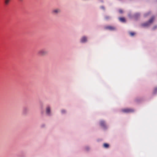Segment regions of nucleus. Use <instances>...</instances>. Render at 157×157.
Here are the masks:
<instances>
[{"mask_svg":"<svg viewBox=\"0 0 157 157\" xmlns=\"http://www.w3.org/2000/svg\"><path fill=\"white\" fill-rule=\"evenodd\" d=\"M155 20V17H152L149 21L146 22L142 24V26L143 27H147L150 25Z\"/></svg>","mask_w":157,"mask_h":157,"instance_id":"1","label":"nucleus"},{"mask_svg":"<svg viewBox=\"0 0 157 157\" xmlns=\"http://www.w3.org/2000/svg\"><path fill=\"white\" fill-rule=\"evenodd\" d=\"M47 51L44 49H40L37 52V54L41 56H44L47 54Z\"/></svg>","mask_w":157,"mask_h":157,"instance_id":"2","label":"nucleus"},{"mask_svg":"<svg viewBox=\"0 0 157 157\" xmlns=\"http://www.w3.org/2000/svg\"><path fill=\"white\" fill-rule=\"evenodd\" d=\"M105 29H109V30L113 31L116 30V28L113 26H106L105 27Z\"/></svg>","mask_w":157,"mask_h":157,"instance_id":"3","label":"nucleus"},{"mask_svg":"<svg viewBox=\"0 0 157 157\" xmlns=\"http://www.w3.org/2000/svg\"><path fill=\"white\" fill-rule=\"evenodd\" d=\"M122 111L124 113H129L133 112V110L132 109H122Z\"/></svg>","mask_w":157,"mask_h":157,"instance_id":"4","label":"nucleus"},{"mask_svg":"<svg viewBox=\"0 0 157 157\" xmlns=\"http://www.w3.org/2000/svg\"><path fill=\"white\" fill-rule=\"evenodd\" d=\"M50 108L49 106H48L46 108V113L48 115H50Z\"/></svg>","mask_w":157,"mask_h":157,"instance_id":"5","label":"nucleus"},{"mask_svg":"<svg viewBox=\"0 0 157 157\" xmlns=\"http://www.w3.org/2000/svg\"><path fill=\"white\" fill-rule=\"evenodd\" d=\"M60 10L59 9H56L52 11V13H57L60 12Z\"/></svg>","mask_w":157,"mask_h":157,"instance_id":"6","label":"nucleus"},{"mask_svg":"<svg viewBox=\"0 0 157 157\" xmlns=\"http://www.w3.org/2000/svg\"><path fill=\"white\" fill-rule=\"evenodd\" d=\"M87 38L85 36L82 37L81 39V42L82 43H84L87 41Z\"/></svg>","mask_w":157,"mask_h":157,"instance_id":"7","label":"nucleus"},{"mask_svg":"<svg viewBox=\"0 0 157 157\" xmlns=\"http://www.w3.org/2000/svg\"><path fill=\"white\" fill-rule=\"evenodd\" d=\"M10 1L11 0H4V1L5 5L6 6L8 5L9 4Z\"/></svg>","mask_w":157,"mask_h":157,"instance_id":"8","label":"nucleus"},{"mask_svg":"<svg viewBox=\"0 0 157 157\" xmlns=\"http://www.w3.org/2000/svg\"><path fill=\"white\" fill-rule=\"evenodd\" d=\"M119 20L122 22H125V20L124 17H120L119 18Z\"/></svg>","mask_w":157,"mask_h":157,"instance_id":"9","label":"nucleus"},{"mask_svg":"<svg viewBox=\"0 0 157 157\" xmlns=\"http://www.w3.org/2000/svg\"><path fill=\"white\" fill-rule=\"evenodd\" d=\"M28 111V108H25L24 109L23 112L24 114H25Z\"/></svg>","mask_w":157,"mask_h":157,"instance_id":"10","label":"nucleus"},{"mask_svg":"<svg viewBox=\"0 0 157 157\" xmlns=\"http://www.w3.org/2000/svg\"><path fill=\"white\" fill-rule=\"evenodd\" d=\"M100 124L101 125V126L104 127L105 126V123L104 121H101L100 123Z\"/></svg>","mask_w":157,"mask_h":157,"instance_id":"11","label":"nucleus"},{"mask_svg":"<svg viewBox=\"0 0 157 157\" xmlns=\"http://www.w3.org/2000/svg\"><path fill=\"white\" fill-rule=\"evenodd\" d=\"M104 147L105 148H108L109 147V145L106 143H105L103 144Z\"/></svg>","mask_w":157,"mask_h":157,"instance_id":"12","label":"nucleus"},{"mask_svg":"<svg viewBox=\"0 0 157 157\" xmlns=\"http://www.w3.org/2000/svg\"><path fill=\"white\" fill-rule=\"evenodd\" d=\"M129 34H130V35L132 36H134L135 34V33L134 32H131L129 33Z\"/></svg>","mask_w":157,"mask_h":157,"instance_id":"13","label":"nucleus"},{"mask_svg":"<svg viewBox=\"0 0 157 157\" xmlns=\"http://www.w3.org/2000/svg\"><path fill=\"white\" fill-rule=\"evenodd\" d=\"M105 18L106 19L108 20L110 18V17L109 16H106L105 17Z\"/></svg>","mask_w":157,"mask_h":157,"instance_id":"14","label":"nucleus"},{"mask_svg":"<svg viewBox=\"0 0 157 157\" xmlns=\"http://www.w3.org/2000/svg\"><path fill=\"white\" fill-rule=\"evenodd\" d=\"M157 91V87L155 88L154 90V93H155Z\"/></svg>","mask_w":157,"mask_h":157,"instance_id":"15","label":"nucleus"},{"mask_svg":"<svg viewBox=\"0 0 157 157\" xmlns=\"http://www.w3.org/2000/svg\"><path fill=\"white\" fill-rule=\"evenodd\" d=\"M119 12L120 13H123V11L121 10H119Z\"/></svg>","mask_w":157,"mask_h":157,"instance_id":"16","label":"nucleus"},{"mask_svg":"<svg viewBox=\"0 0 157 157\" xmlns=\"http://www.w3.org/2000/svg\"><path fill=\"white\" fill-rule=\"evenodd\" d=\"M62 113H63L65 112V111L64 110H62Z\"/></svg>","mask_w":157,"mask_h":157,"instance_id":"17","label":"nucleus"},{"mask_svg":"<svg viewBox=\"0 0 157 157\" xmlns=\"http://www.w3.org/2000/svg\"><path fill=\"white\" fill-rule=\"evenodd\" d=\"M157 28V26H155L153 28L154 29H155Z\"/></svg>","mask_w":157,"mask_h":157,"instance_id":"18","label":"nucleus"},{"mask_svg":"<svg viewBox=\"0 0 157 157\" xmlns=\"http://www.w3.org/2000/svg\"><path fill=\"white\" fill-rule=\"evenodd\" d=\"M101 8L102 9L104 10V7L103 6H101Z\"/></svg>","mask_w":157,"mask_h":157,"instance_id":"19","label":"nucleus"},{"mask_svg":"<svg viewBox=\"0 0 157 157\" xmlns=\"http://www.w3.org/2000/svg\"><path fill=\"white\" fill-rule=\"evenodd\" d=\"M147 14H145V16L146 17V16H147Z\"/></svg>","mask_w":157,"mask_h":157,"instance_id":"20","label":"nucleus"},{"mask_svg":"<svg viewBox=\"0 0 157 157\" xmlns=\"http://www.w3.org/2000/svg\"><path fill=\"white\" fill-rule=\"evenodd\" d=\"M23 0H19L20 2H22Z\"/></svg>","mask_w":157,"mask_h":157,"instance_id":"21","label":"nucleus"}]
</instances>
